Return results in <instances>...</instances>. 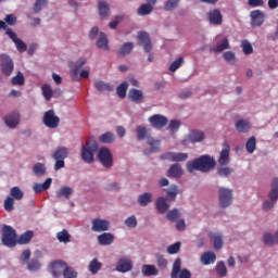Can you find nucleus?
Instances as JSON below:
<instances>
[{
	"label": "nucleus",
	"mask_w": 278,
	"mask_h": 278,
	"mask_svg": "<svg viewBox=\"0 0 278 278\" xmlns=\"http://www.w3.org/2000/svg\"><path fill=\"white\" fill-rule=\"evenodd\" d=\"M215 167L216 161L207 154L187 162L188 173H194V170H199L200 173H210V170H214Z\"/></svg>",
	"instance_id": "1"
},
{
	"label": "nucleus",
	"mask_w": 278,
	"mask_h": 278,
	"mask_svg": "<svg viewBox=\"0 0 278 278\" xmlns=\"http://www.w3.org/2000/svg\"><path fill=\"white\" fill-rule=\"evenodd\" d=\"M99 151V146L92 138L86 140V144L81 148V157L87 164L94 162V153Z\"/></svg>",
	"instance_id": "2"
},
{
	"label": "nucleus",
	"mask_w": 278,
	"mask_h": 278,
	"mask_svg": "<svg viewBox=\"0 0 278 278\" xmlns=\"http://www.w3.org/2000/svg\"><path fill=\"white\" fill-rule=\"evenodd\" d=\"M18 236L16 230L12 226L4 225L2 227V244L9 249H14L16 245Z\"/></svg>",
	"instance_id": "3"
},
{
	"label": "nucleus",
	"mask_w": 278,
	"mask_h": 278,
	"mask_svg": "<svg viewBox=\"0 0 278 278\" xmlns=\"http://www.w3.org/2000/svg\"><path fill=\"white\" fill-rule=\"evenodd\" d=\"M52 157L55 161L54 170H60V168H64L65 160L68 157V148L66 147H59L56 148L53 153Z\"/></svg>",
	"instance_id": "4"
},
{
	"label": "nucleus",
	"mask_w": 278,
	"mask_h": 278,
	"mask_svg": "<svg viewBox=\"0 0 278 278\" xmlns=\"http://www.w3.org/2000/svg\"><path fill=\"white\" fill-rule=\"evenodd\" d=\"M137 45L142 47L144 53H151L153 51V43L151 42V36L149 33L141 30L137 34Z\"/></svg>",
	"instance_id": "5"
},
{
	"label": "nucleus",
	"mask_w": 278,
	"mask_h": 278,
	"mask_svg": "<svg viewBox=\"0 0 278 278\" xmlns=\"http://www.w3.org/2000/svg\"><path fill=\"white\" fill-rule=\"evenodd\" d=\"M98 160L104 168H112L114 166V159L110 149L103 147L98 151Z\"/></svg>",
	"instance_id": "6"
},
{
	"label": "nucleus",
	"mask_w": 278,
	"mask_h": 278,
	"mask_svg": "<svg viewBox=\"0 0 278 278\" xmlns=\"http://www.w3.org/2000/svg\"><path fill=\"white\" fill-rule=\"evenodd\" d=\"M0 66L2 75L10 77L14 73V61L8 54H0Z\"/></svg>",
	"instance_id": "7"
},
{
	"label": "nucleus",
	"mask_w": 278,
	"mask_h": 278,
	"mask_svg": "<svg viewBox=\"0 0 278 278\" xmlns=\"http://www.w3.org/2000/svg\"><path fill=\"white\" fill-rule=\"evenodd\" d=\"M42 123L49 129H58L60 127V117L55 115V111L49 110L43 114Z\"/></svg>",
	"instance_id": "8"
},
{
	"label": "nucleus",
	"mask_w": 278,
	"mask_h": 278,
	"mask_svg": "<svg viewBox=\"0 0 278 278\" xmlns=\"http://www.w3.org/2000/svg\"><path fill=\"white\" fill-rule=\"evenodd\" d=\"M66 265L67 264L64 261H53L49 264L48 270L53 278H60L64 275Z\"/></svg>",
	"instance_id": "9"
},
{
	"label": "nucleus",
	"mask_w": 278,
	"mask_h": 278,
	"mask_svg": "<svg viewBox=\"0 0 278 278\" xmlns=\"http://www.w3.org/2000/svg\"><path fill=\"white\" fill-rule=\"evenodd\" d=\"M233 191L227 188H219V205L220 207H229L231 201H233Z\"/></svg>",
	"instance_id": "10"
},
{
	"label": "nucleus",
	"mask_w": 278,
	"mask_h": 278,
	"mask_svg": "<svg viewBox=\"0 0 278 278\" xmlns=\"http://www.w3.org/2000/svg\"><path fill=\"white\" fill-rule=\"evenodd\" d=\"M5 34L14 42V45H15L17 51H20V53H25V51H27V45L25 43V41H23L18 38L16 33H14V30H12V28H8Z\"/></svg>",
	"instance_id": "11"
},
{
	"label": "nucleus",
	"mask_w": 278,
	"mask_h": 278,
	"mask_svg": "<svg viewBox=\"0 0 278 278\" xmlns=\"http://www.w3.org/2000/svg\"><path fill=\"white\" fill-rule=\"evenodd\" d=\"M149 123L154 129H163L168 125V117L160 114H154L149 117Z\"/></svg>",
	"instance_id": "12"
},
{
	"label": "nucleus",
	"mask_w": 278,
	"mask_h": 278,
	"mask_svg": "<svg viewBox=\"0 0 278 278\" xmlns=\"http://www.w3.org/2000/svg\"><path fill=\"white\" fill-rule=\"evenodd\" d=\"M252 27H262L264 24L265 15L261 10H253L250 13Z\"/></svg>",
	"instance_id": "13"
},
{
	"label": "nucleus",
	"mask_w": 278,
	"mask_h": 278,
	"mask_svg": "<svg viewBox=\"0 0 278 278\" xmlns=\"http://www.w3.org/2000/svg\"><path fill=\"white\" fill-rule=\"evenodd\" d=\"M207 18L211 25H223V13H220L219 9L208 11Z\"/></svg>",
	"instance_id": "14"
},
{
	"label": "nucleus",
	"mask_w": 278,
	"mask_h": 278,
	"mask_svg": "<svg viewBox=\"0 0 278 278\" xmlns=\"http://www.w3.org/2000/svg\"><path fill=\"white\" fill-rule=\"evenodd\" d=\"M231 152V147L229 143H224L223 149L219 153L218 164L219 166H227L230 162L229 153Z\"/></svg>",
	"instance_id": "15"
},
{
	"label": "nucleus",
	"mask_w": 278,
	"mask_h": 278,
	"mask_svg": "<svg viewBox=\"0 0 278 278\" xmlns=\"http://www.w3.org/2000/svg\"><path fill=\"white\" fill-rule=\"evenodd\" d=\"M91 229L92 231L101 232V231H108L110 229V222L106 219H99L94 218L91 220Z\"/></svg>",
	"instance_id": "16"
},
{
	"label": "nucleus",
	"mask_w": 278,
	"mask_h": 278,
	"mask_svg": "<svg viewBox=\"0 0 278 278\" xmlns=\"http://www.w3.org/2000/svg\"><path fill=\"white\" fill-rule=\"evenodd\" d=\"M134 268V263L128 257H122L116 265L117 273H129Z\"/></svg>",
	"instance_id": "17"
},
{
	"label": "nucleus",
	"mask_w": 278,
	"mask_h": 278,
	"mask_svg": "<svg viewBox=\"0 0 278 278\" xmlns=\"http://www.w3.org/2000/svg\"><path fill=\"white\" fill-rule=\"evenodd\" d=\"M4 123L10 129H14L21 123V114L13 112L5 116Z\"/></svg>",
	"instance_id": "18"
},
{
	"label": "nucleus",
	"mask_w": 278,
	"mask_h": 278,
	"mask_svg": "<svg viewBox=\"0 0 278 278\" xmlns=\"http://www.w3.org/2000/svg\"><path fill=\"white\" fill-rule=\"evenodd\" d=\"M85 64H86L85 58H80L76 61L75 65L72 67V71H71L73 81H77V79H79V72L81 71V68H84Z\"/></svg>",
	"instance_id": "19"
},
{
	"label": "nucleus",
	"mask_w": 278,
	"mask_h": 278,
	"mask_svg": "<svg viewBox=\"0 0 278 278\" xmlns=\"http://www.w3.org/2000/svg\"><path fill=\"white\" fill-rule=\"evenodd\" d=\"M128 99L129 101H132V103H142V99H144V93L140 89H129L128 92Z\"/></svg>",
	"instance_id": "20"
},
{
	"label": "nucleus",
	"mask_w": 278,
	"mask_h": 278,
	"mask_svg": "<svg viewBox=\"0 0 278 278\" xmlns=\"http://www.w3.org/2000/svg\"><path fill=\"white\" fill-rule=\"evenodd\" d=\"M51 184H53V179L47 178L43 184L35 182L33 186V190L35 194H40V192H45V190H49L51 188Z\"/></svg>",
	"instance_id": "21"
},
{
	"label": "nucleus",
	"mask_w": 278,
	"mask_h": 278,
	"mask_svg": "<svg viewBox=\"0 0 278 278\" xmlns=\"http://www.w3.org/2000/svg\"><path fill=\"white\" fill-rule=\"evenodd\" d=\"M147 144H149L150 150L144 151L146 155H149V153H157V151H160V140L154 139L153 137H148Z\"/></svg>",
	"instance_id": "22"
},
{
	"label": "nucleus",
	"mask_w": 278,
	"mask_h": 278,
	"mask_svg": "<svg viewBox=\"0 0 278 278\" xmlns=\"http://www.w3.org/2000/svg\"><path fill=\"white\" fill-rule=\"evenodd\" d=\"M98 242L102 247H110V244L114 243V235L110 232H103L102 235L98 236Z\"/></svg>",
	"instance_id": "23"
},
{
	"label": "nucleus",
	"mask_w": 278,
	"mask_h": 278,
	"mask_svg": "<svg viewBox=\"0 0 278 278\" xmlns=\"http://www.w3.org/2000/svg\"><path fill=\"white\" fill-rule=\"evenodd\" d=\"M94 88L99 92H112V90H114V86H112V84L105 83L103 80H96Z\"/></svg>",
	"instance_id": "24"
},
{
	"label": "nucleus",
	"mask_w": 278,
	"mask_h": 278,
	"mask_svg": "<svg viewBox=\"0 0 278 278\" xmlns=\"http://www.w3.org/2000/svg\"><path fill=\"white\" fill-rule=\"evenodd\" d=\"M98 10H99V15L102 21H105L108 16H110V4L105 1H100L98 3Z\"/></svg>",
	"instance_id": "25"
},
{
	"label": "nucleus",
	"mask_w": 278,
	"mask_h": 278,
	"mask_svg": "<svg viewBox=\"0 0 278 278\" xmlns=\"http://www.w3.org/2000/svg\"><path fill=\"white\" fill-rule=\"evenodd\" d=\"M141 273L144 277H157L160 275V270L154 265H142Z\"/></svg>",
	"instance_id": "26"
},
{
	"label": "nucleus",
	"mask_w": 278,
	"mask_h": 278,
	"mask_svg": "<svg viewBox=\"0 0 278 278\" xmlns=\"http://www.w3.org/2000/svg\"><path fill=\"white\" fill-rule=\"evenodd\" d=\"M108 36L105 33H100V36L97 40V47L98 49H103L104 51H110V45H109Z\"/></svg>",
	"instance_id": "27"
},
{
	"label": "nucleus",
	"mask_w": 278,
	"mask_h": 278,
	"mask_svg": "<svg viewBox=\"0 0 278 278\" xmlns=\"http://www.w3.org/2000/svg\"><path fill=\"white\" fill-rule=\"evenodd\" d=\"M71 194H73V188L66 186L61 187L56 191V199H65L66 201H68L71 199Z\"/></svg>",
	"instance_id": "28"
},
{
	"label": "nucleus",
	"mask_w": 278,
	"mask_h": 278,
	"mask_svg": "<svg viewBox=\"0 0 278 278\" xmlns=\"http://www.w3.org/2000/svg\"><path fill=\"white\" fill-rule=\"evenodd\" d=\"M201 262L204 266H210V264H214V262H216V254L212 251L204 252L201 256Z\"/></svg>",
	"instance_id": "29"
},
{
	"label": "nucleus",
	"mask_w": 278,
	"mask_h": 278,
	"mask_svg": "<svg viewBox=\"0 0 278 278\" xmlns=\"http://www.w3.org/2000/svg\"><path fill=\"white\" fill-rule=\"evenodd\" d=\"M138 203L141 207H147L149 203H153V195L150 192H144L138 197Z\"/></svg>",
	"instance_id": "30"
},
{
	"label": "nucleus",
	"mask_w": 278,
	"mask_h": 278,
	"mask_svg": "<svg viewBox=\"0 0 278 278\" xmlns=\"http://www.w3.org/2000/svg\"><path fill=\"white\" fill-rule=\"evenodd\" d=\"M269 201L277 203L278 200V178H274L271 181V190L269 191Z\"/></svg>",
	"instance_id": "31"
},
{
	"label": "nucleus",
	"mask_w": 278,
	"mask_h": 278,
	"mask_svg": "<svg viewBox=\"0 0 278 278\" xmlns=\"http://www.w3.org/2000/svg\"><path fill=\"white\" fill-rule=\"evenodd\" d=\"M225 49H229V39L227 37H224L222 42L217 43L215 47L211 48V51L213 53H223Z\"/></svg>",
	"instance_id": "32"
},
{
	"label": "nucleus",
	"mask_w": 278,
	"mask_h": 278,
	"mask_svg": "<svg viewBox=\"0 0 278 278\" xmlns=\"http://www.w3.org/2000/svg\"><path fill=\"white\" fill-rule=\"evenodd\" d=\"M34 238V231L28 230L24 233H22L16 241V244H29L31 242V239Z\"/></svg>",
	"instance_id": "33"
},
{
	"label": "nucleus",
	"mask_w": 278,
	"mask_h": 278,
	"mask_svg": "<svg viewBox=\"0 0 278 278\" xmlns=\"http://www.w3.org/2000/svg\"><path fill=\"white\" fill-rule=\"evenodd\" d=\"M236 129L239 134H247L251 129V123L240 119L236 123Z\"/></svg>",
	"instance_id": "34"
},
{
	"label": "nucleus",
	"mask_w": 278,
	"mask_h": 278,
	"mask_svg": "<svg viewBox=\"0 0 278 278\" xmlns=\"http://www.w3.org/2000/svg\"><path fill=\"white\" fill-rule=\"evenodd\" d=\"M175 227L177 231H186V220L184 218H179V211L175 210Z\"/></svg>",
	"instance_id": "35"
},
{
	"label": "nucleus",
	"mask_w": 278,
	"mask_h": 278,
	"mask_svg": "<svg viewBox=\"0 0 278 278\" xmlns=\"http://www.w3.org/2000/svg\"><path fill=\"white\" fill-rule=\"evenodd\" d=\"M27 264V269L30 270V273H37V270H40L42 268V264H40V261L38 258H31Z\"/></svg>",
	"instance_id": "36"
},
{
	"label": "nucleus",
	"mask_w": 278,
	"mask_h": 278,
	"mask_svg": "<svg viewBox=\"0 0 278 278\" xmlns=\"http://www.w3.org/2000/svg\"><path fill=\"white\" fill-rule=\"evenodd\" d=\"M56 240H59V242H63L64 244H68V242H71V233H68V230L63 229L56 233Z\"/></svg>",
	"instance_id": "37"
},
{
	"label": "nucleus",
	"mask_w": 278,
	"mask_h": 278,
	"mask_svg": "<svg viewBox=\"0 0 278 278\" xmlns=\"http://www.w3.org/2000/svg\"><path fill=\"white\" fill-rule=\"evenodd\" d=\"M153 12V5L147 3V4H141L139 9L137 10V14L139 16H147Z\"/></svg>",
	"instance_id": "38"
},
{
	"label": "nucleus",
	"mask_w": 278,
	"mask_h": 278,
	"mask_svg": "<svg viewBox=\"0 0 278 278\" xmlns=\"http://www.w3.org/2000/svg\"><path fill=\"white\" fill-rule=\"evenodd\" d=\"M156 210L159 214H164L168 211V203H166L165 198H159L156 201Z\"/></svg>",
	"instance_id": "39"
},
{
	"label": "nucleus",
	"mask_w": 278,
	"mask_h": 278,
	"mask_svg": "<svg viewBox=\"0 0 278 278\" xmlns=\"http://www.w3.org/2000/svg\"><path fill=\"white\" fill-rule=\"evenodd\" d=\"M102 266L103 265L101 264V262H99L98 258H93L89 263V271L91 273V275H97V273H99V270H101Z\"/></svg>",
	"instance_id": "40"
},
{
	"label": "nucleus",
	"mask_w": 278,
	"mask_h": 278,
	"mask_svg": "<svg viewBox=\"0 0 278 278\" xmlns=\"http://www.w3.org/2000/svg\"><path fill=\"white\" fill-rule=\"evenodd\" d=\"M203 138H205V135L203 134V131L200 130H192L189 134V140L191 142H201V140H203Z\"/></svg>",
	"instance_id": "41"
},
{
	"label": "nucleus",
	"mask_w": 278,
	"mask_h": 278,
	"mask_svg": "<svg viewBox=\"0 0 278 278\" xmlns=\"http://www.w3.org/2000/svg\"><path fill=\"white\" fill-rule=\"evenodd\" d=\"M215 270L218 277H227V266L225 265V262L223 261L217 262Z\"/></svg>",
	"instance_id": "42"
},
{
	"label": "nucleus",
	"mask_w": 278,
	"mask_h": 278,
	"mask_svg": "<svg viewBox=\"0 0 278 278\" xmlns=\"http://www.w3.org/2000/svg\"><path fill=\"white\" fill-rule=\"evenodd\" d=\"M127 88H129V84L127 81L122 83L117 87L116 92L119 99H125V97H127Z\"/></svg>",
	"instance_id": "43"
},
{
	"label": "nucleus",
	"mask_w": 278,
	"mask_h": 278,
	"mask_svg": "<svg viewBox=\"0 0 278 278\" xmlns=\"http://www.w3.org/2000/svg\"><path fill=\"white\" fill-rule=\"evenodd\" d=\"M256 147H257V140L255 139V137L249 138L245 143V149L248 153H255Z\"/></svg>",
	"instance_id": "44"
},
{
	"label": "nucleus",
	"mask_w": 278,
	"mask_h": 278,
	"mask_svg": "<svg viewBox=\"0 0 278 278\" xmlns=\"http://www.w3.org/2000/svg\"><path fill=\"white\" fill-rule=\"evenodd\" d=\"M212 240H213V247L214 249H216V251H218L219 249H223V235L214 233L212 236Z\"/></svg>",
	"instance_id": "45"
},
{
	"label": "nucleus",
	"mask_w": 278,
	"mask_h": 278,
	"mask_svg": "<svg viewBox=\"0 0 278 278\" xmlns=\"http://www.w3.org/2000/svg\"><path fill=\"white\" fill-rule=\"evenodd\" d=\"M233 173V169L231 167H227L225 165H220L217 167V175L219 177H229Z\"/></svg>",
	"instance_id": "46"
},
{
	"label": "nucleus",
	"mask_w": 278,
	"mask_h": 278,
	"mask_svg": "<svg viewBox=\"0 0 278 278\" xmlns=\"http://www.w3.org/2000/svg\"><path fill=\"white\" fill-rule=\"evenodd\" d=\"M41 91L46 101H49L53 97V89H51V85H42Z\"/></svg>",
	"instance_id": "47"
},
{
	"label": "nucleus",
	"mask_w": 278,
	"mask_h": 278,
	"mask_svg": "<svg viewBox=\"0 0 278 278\" xmlns=\"http://www.w3.org/2000/svg\"><path fill=\"white\" fill-rule=\"evenodd\" d=\"M134 51V42H126L119 48L121 55H129Z\"/></svg>",
	"instance_id": "48"
},
{
	"label": "nucleus",
	"mask_w": 278,
	"mask_h": 278,
	"mask_svg": "<svg viewBox=\"0 0 278 278\" xmlns=\"http://www.w3.org/2000/svg\"><path fill=\"white\" fill-rule=\"evenodd\" d=\"M35 175L42 177L47 173V167L42 163H36L33 167Z\"/></svg>",
	"instance_id": "49"
},
{
	"label": "nucleus",
	"mask_w": 278,
	"mask_h": 278,
	"mask_svg": "<svg viewBox=\"0 0 278 278\" xmlns=\"http://www.w3.org/2000/svg\"><path fill=\"white\" fill-rule=\"evenodd\" d=\"M149 130L144 126L137 127V140H144V138H149Z\"/></svg>",
	"instance_id": "50"
},
{
	"label": "nucleus",
	"mask_w": 278,
	"mask_h": 278,
	"mask_svg": "<svg viewBox=\"0 0 278 278\" xmlns=\"http://www.w3.org/2000/svg\"><path fill=\"white\" fill-rule=\"evenodd\" d=\"M10 194H11V199H15V201H21V199H23L24 197V193L22 192L21 188L18 187H13L11 188V191H10Z\"/></svg>",
	"instance_id": "51"
},
{
	"label": "nucleus",
	"mask_w": 278,
	"mask_h": 278,
	"mask_svg": "<svg viewBox=\"0 0 278 278\" xmlns=\"http://www.w3.org/2000/svg\"><path fill=\"white\" fill-rule=\"evenodd\" d=\"M100 142H102L103 144H110V143L114 142V134L105 132V134L101 135Z\"/></svg>",
	"instance_id": "52"
},
{
	"label": "nucleus",
	"mask_w": 278,
	"mask_h": 278,
	"mask_svg": "<svg viewBox=\"0 0 278 278\" xmlns=\"http://www.w3.org/2000/svg\"><path fill=\"white\" fill-rule=\"evenodd\" d=\"M11 84L13 86H23L25 84V76H23V73L18 72L17 75L12 78Z\"/></svg>",
	"instance_id": "53"
},
{
	"label": "nucleus",
	"mask_w": 278,
	"mask_h": 278,
	"mask_svg": "<svg viewBox=\"0 0 278 278\" xmlns=\"http://www.w3.org/2000/svg\"><path fill=\"white\" fill-rule=\"evenodd\" d=\"M175 278H192V273L188 268L178 269L175 271Z\"/></svg>",
	"instance_id": "54"
},
{
	"label": "nucleus",
	"mask_w": 278,
	"mask_h": 278,
	"mask_svg": "<svg viewBox=\"0 0 278 278\" xmlns=\"http://www.w3.org/2000/svg\"><path fill=\"white\" fill-rule=\"evenodd\" d=\"M63 277L77 278V271H75V269H73L72 267H68V265H65V269L63 270Z\"/></svg>",
	"instance_id": "55"
},
{
	"label": "nucleus",
	"mask_w": 278,
	"mask_h": 278,
	"mask_svg": "<svg viewBox=\"0 0 278 278\" xmlns=\"http://www.w3.org/2000/svg\"><path fill=\"white\" fill-rule=\"evenodd\" d=\"M241 47L244 55H251V53H253V46H251V42H249L248 40H243L241 42Z\"/></svg>",
	"instance_id": "56"
},
{
	"label": "nucleus",
	"mask_w": 278,
	"mask_h": 278,
	"mask_svg": "<svg viewBox=\"0 0 278 278\" xmlns=\"http://www.w3.org/2000/svg\"><path fill=\"white\" fill-rule=\"evenodd\" d=\"M4 210H5V212H13L14 211V198L8 197L4 200Z\"/></svg>",
	"instance_id": "57"
},
{
	"label": "nucleus",
	"mask_w": 278,
	"mask_h": 278,
	"mask_svg": "<svg viewBox=\"0 0 278 278\" xmlns=\"http://www.w3.org/2000/svg\"><path fill=\"white\" fill-rule=\"evenodd\" d=\"M263 241L265 244H268L269 247H273V244H276V241H275V235L273 236L271 233H265L263 236Z\"/></svg>",
	"instance_id": "58"
},
{
	"label": "nucleus",
	"mask_w": 278,
	"mask_h": 278,
	"mask_svg": "<svg viewBox=\"0 0 278 278\" xmlns=\"http://www.w3.org/2000/svg\"><path fill=\"white\" fill-rule=\"evenodd\" d=\"M155 257L159 268H166V266H168V261H166L162 254H156Z\"/></svg>",
	"instance_id": "59"
},
{
	"label": "nucleus",
	"mask_w": 278,
	"mask_h": 278,
	"mask_svg": "<svg viewBox=\"0 0 278 278\" xmlns=\"http://www.w3.org/2000/svg\"><path fill=\"white\" fill-rule=\"evenodd\" d=\"M45 5H47V0H36L33 10L36 12V14H38V12H40Z\"/></svg>",
	"instance_id": "60"
},
{
	"label": "nucleus",
	"mask_w": 278,
	"mask_h": 278,
	"mask_svg": "<svg viewBox=\"0 0 278 278\" xmlns=\"http://www.w3.org/2000/svg\"><path fill=\"white\" fill-rule=\"evenodd\" d=\"M126 227L134 229V227L138 226V220H136V216H130L125 220Z\"/></svg>",
	"instance_id": "61"
},
{
	"label": "nucleus",
	"mask_w": 278,
	"mask_h": 278,
	"mask_svg": "<svg viewBox=\"0 0 278 278\" xmlns=\"http://www.w3.org/2000/svg\"><path fill=\"white\" fill-rule=\"evenodd\" d=\"M30 257H31V251L30 250H24L22 252V256H21L22 264H27L29 262Z\"/></svg>",
	"instance_id": "62"
},
{
	"label": "nucleus",
	"mask_w": 278,
	"mask_h": 278,
	"mask_svg": "<svg viewBox=\"0 0 278 278\" xmlns=\"http://www.w3.org/2000/svg\"><path fill=\"white\" fill-rule=\"evenodd\" d=\"M7 25H16V15L14 14H9L4 18Z\"/></svg>",
	"instance_id": "63"
},
{
	"label": "nucleus",
	"mask_w": 278,
	"mask_h": 278,
	"mask_svg": "<svg viewBox=\"0 0 278 278\" xmlns=\"http://www.w3.org/2000/svg\"><path fill=\"white\" fill-rule=\"evenodd\" d=\"M224 59L226 60V62H233V60H236V53L227 51L224 53Z\"/></svg>",
	"instance_id": "64"
}]
</instances>
